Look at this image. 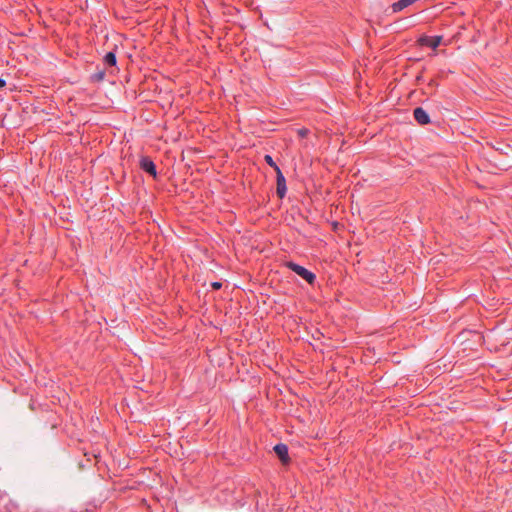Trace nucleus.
I'll return each instance as SVG.
<instances>
[{
	"label": "nucleus",
	"instance_id": "f257e3e1",
	"mask_svg": "<svg viewBox=\"0 0 512 512\" xmlns=\"http://www.w3.org/2000/svg\"><path fill=\"white\" fill-rule=\"evenodd\" d=\"M286 265H287L288 268H290L292 271H294L300 277L305 279L308 283L311 284V283L314 282L315 275L312 272L308 271L303 266H300V265H298L296 263H293V262H288Z\"/></svg>",
	"mask_w": 512,
	"mask_h": 512
},
{
	"label": "nucleus",
	"instance_id": "f03ea898",
	"mask_svg": "<svg viewBox=\"0 0 512 512\" xmlns=\"http://www.w3.org/2000/svg\"><path fill=\"white\" fill-rule=\"evenodd\" d=\"M275 172L277 175V195L283 198L287 191L286 180L278 166H275Z\"/></svg>",
	"mask_w": 512,
	"mask_h": 512
},
{
	"label": "nucleus",
	"instance_id": "7ed1b4c3",
	"mask_svg": "<svg viewBox=\"0 0 512 512\" xmlns=\"http://www.w3.org/2000/svg\"><path fill=\"white\" fill-rule=\"evenodd\" d=\"M442 41V36H434V37H428L424 36L420 38L419 42L421 45H427L433 49L437 48Z\"/></svg>",
	"mask_w": 512,
	"mask_h": 512
},
{
	"label": "nucleus",
	"instance_id": "20e7f679",
	"mask_svg": "<svg viewBox=\"0 0 512 512\" xmlns=\"http://www.w3.org/2000/svg\"><path fill=\"white\" fill-rule=\"evenodd\" d=\"M414 118L417 120V122L419 124H428L430 122V117L429 115L427 114V112L421 108V107H417L415 110H414Z\"/></svg>",
	"mask_w": 512,
	"mask_h": 512
},
{
	"label": "nucleus",
	"instance_id": "39448f33",
	"mask_svg": "<svg viewBox=\"0 0 512 512\" xmlns=\"http://www.w3.org/2000/svg\"><path fill=\"white\" fill-rule=\"evenodd\" d=\"M141 168L152 175L153 177H156V167L155 164L147 157H144L140 161Z\"/></svg>",
	"mask_w": 512,
	"mask_h": 512
},
{
	"label": "nucleus",
	"instance_id": "423d86ee",
	"mask_svg": "<svg viewBox=\"0 0 512 512\" xmlns=\"http://www.w3.org/2000/svg\"><path fill=\"white\" fill-rule=\"evenodd\" d=\"M274 451L283 463H288V448L285 444H277L274 446Z\"/></svg>",
	"mask_w": 512,
	"mask_h": 512
},
{
	"label": "nucleus",
	"instance_id": "0eeeda50",
	"mask_svg": "<svg viewBox=\"0 0 512 512\" xmlns=\"http://www.w3.org/2000/svg\"><path fill=\"white\" fill-rule=\"evenodd\" d=\"M412 4H414L413 0H399L392 4L391 9L393 13H398Z\"/></svg>",
	"mask_w": 512,
	"mask_h": 512
},
{
	"label": "nucleus",
	"instance_id": "6e6552de",
	"mask_svg": "<svg viewBox=\"0 0 512 512\" xmlns=\"http://www.w3.org/2000/svg\"><path fill=\"white\" fill-rule=\"evenodd\" d=\"M104 61L109 66H115L116 65V56L113 52H108L105 57Z\"/></svg>",
	"mask_w": 512,
	"mask_h": 512
},
{
	"label": "nucleus",
	"instance_id": "1a4fd4ad",
	"mask_svg": "<svg viewBox=\"0 0 512 512\" xmlns=\"http://www.w3.org/2000/svg\"><path fill=\"white\" fill-rule=\"evenodd\" d=\"M265 161L275 169L276 163L273 161L272 157L270 155H265Z\"/></svg>",
	"mask_w": 512,
	"mask_h": 512
},
{
	"label": "nucleus",
	"instance_id": "9d476101",
	"mask_svg": "<svg viewBox=\"0 0 512 512\" xmlns=\"http://www.w3.org/2000/svg\"><path fill=\"white\" fill-rule=\"evenodd\" d=\"M104 75H105V74H104V72H103V71H101V72L97 73V74L95 75V77H96V79H97V80H103Z\"/></svg>",
	"mask_w": 512,
	"mask_h": 512
},
{
	"label": "nucleus",
	"instance_id": "9b49d317",
	"mask_svg": "<svg viewBox=\"0 0 512 512\" xmlns=\"http://www.w3.org/2000/svg\"><path fill=\"white\" fill-rule=\"evenodd\" d=\"M211 286L214 288V289H220L222 284L220 282H213L211 284Z\"/></svg>",
	"mask_w": 512,
	"mask_h": 512
},
{
	"label": "nucleus",
	"instance_id": "f8f14e48",
	"mask_svg": "<svg viewBox=\"0 0 512 512\" xmlns=\"http://www.w3.org/2000/svg\"><path fill=\"white\" fill-rule=\"evenodd\" d=\"M298 134H299L301 137H304V136H306V134H307V130H306V129H299V130H298Z\"/></svg>",
	"mask_w": 512,
	"mask_h": 512
},
{
	"label": "nucleus",
	"instance_id": "ddd939ff",
	"mask_svg": "<svg viewBox=\"0 0 512 512\" xmlns=\"http://www.w3.org/2000/svg\"><path fill=\"white\" fill-rule=\"evenodd\" d=\"M6 82L2 78H0V88H3L5 86Z\"/></svg>",
	"mask_w": 512,
	"mask_h": 512
},
{
	"label": "nucleus",
	"instance_id": "4468645a",
	"mask_svg": "<svg viewBox=\"0 0 512 512\" xmlns=\"http://www.w3.org/2000/svg\"><path fill=\"white\" fill-rule=\"evenodd\" d=\"M413 1H414V3H415V2H417L418 0H413Z\"/></svg>",
	"mask_w": 512,
	"mask_h": 512
}]
</instances>
